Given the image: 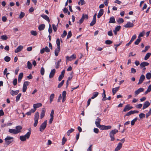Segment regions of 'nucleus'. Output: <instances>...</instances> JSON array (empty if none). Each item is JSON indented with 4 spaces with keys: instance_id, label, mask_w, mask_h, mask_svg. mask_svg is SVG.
I'll return each instance as SVG.
<instances>
[{
    "instance_id": "f03ea898",
    "label": "nucleus",
    "mask_w": 151,
    "mask_h": 151,
    "mask_svg": "<svg viewBox=\"0 0 151 151\" xmlns=\"http://www.w3.org/2000/svg\"><path fill=\"white\" fill-rule=\"evenodd\" d=\"M118 132V130L114 129L111 130L109 133V136L111 139V141H114L115 140L114 134Z\"/></svg>"
},
{
    "instance_id": "338daca9",
    "label": "nucleus",
    "mask_w": 151,
    "mask_h": 151,
    "mask_svg": "<svg viewBox=\"0 0 151 151\" xmlns=\"http://www.w3.org/2000/svg\"><path fill=\"white\" fill-rule=\"evenodd\" d=\"M67 33L66 31L64 30L63 31V33L61 35V37L63 38L65 37L67 35Z\"/></svg>"
},
{
    "instance_id": "603ef678",
    "label": "nucleus",
    "mask_w": 151,
    "mask_h": 151,
    "mask_svg": "<svg viewBox=\"0 0 151 151\" xmlns=\"http://www.w3.org/2000/svg\"><path fill=\"white\" fill-rule=\"evenodd\" d=\"M78 4H81V5H82L84 4H85V1L84 0H80L79 1L78 3Z\"/></svg>"
},
{
    "instance_id": "c03bdc74",
    "label": "nucleus",
    "mask_w": 151,
    "mask_h": 151,
    "mask_svg": "<svg viewBox=\"0 0 151 151\" xmlns=\"http://www.w3.org/2000/svg\"><path fill=\"white\" fill-rule=\"evenodd\" d=\"M137 118L136 117L131 121V124L132 126L134 125L135 122L137 121Z\"/></svg>"
},
{
    "instance_id": "a211bd4d",
    "label": "nucleus",
    "mask_w": 151,
    "mask_h": 151,
    "mask_svg": "<svg viewBox=\"0 0 151 151\" xmlns=\"http://www.w3.org/2000/svg\"><path fill=\"white\" fill-rule=\"evenodd\" d=\"M115 22L116 21L114 17H111L110 18L109 23H115Z\"/></svg>"
},
{
    "instance_id": "052dcab7",
    "label": "nucleus",
    "mask_w": 151,
    "mask_h": 151,
    "mask_svg": "<svg viewBox=\"0 0 151 151\" xmlns=\"http://www.w3.org/2000/svg\"><path fill=\"white\" fill-rule=\"evenodd\" d=\"M98 127L101 130H105L104 125H100Z\"/></svg>"
},
{
    "instance_id": "c85d7f7f",
    "label": "nucleus",
    "mask_w": 151,
    "mask_h": 151,
    "mask_svg": "<svg viewBox=\"0 0 151 151\" xmlns=\"http://www.w3.org/2000/svg\"><path fill=\"white\" fill-rule=\"evenodd\" d=\"M99 93L97 92H95L93 93V95L91 97V99H93L96 97L98 95Z\"/></svg>"
},
{
    "instance_id": "b1692460",
    "label": "nucleus",
    "mask_w": 151,
    "mask_h": 151,
    "mask_svg": "<svg viewBox=\"0 0 151 151\" xmlns=\"http://www.w3.org/2000/svg\"><path fill=\"white\" fill-rule=\"evenodd\" d=\"M23 74L22 73H20L19 76L18 78V81L19 82H20L21 81L23 78Z\"/></svg>"
},
{
    "instance_id": "8fccbe9b",
    "label": "nucleus",
    "mask_w": 151,
    "mask_h": 151,
    "mask_svg": "<svg viewBox=\"0 0 151 151\" xmlns=\"http://www.w3.org/2000/svg\"><path fill=\"white\" fill-rule=\"evenodd\" d=\"M66 141V138H65L64 137H63L62 140V145H64L65 144Z\"/></svg>"
},
{
    "instance_id": "9d476101",
    "label": "nucleus",
    "mask_w": 151,
    "mask_h": 151,
    "mask_svg": "<svg viewBox=\"0 0 151 151\" xmlns=\"http://www.w3.org/2000/svg\"><path fill=\"white\" fill-rule=\"evenodd\" d=\"M145 79V76L143 75H142L140 77L139 82L137 83V84L139 85L140 84H141L143 82V81H144Z\"/></svg>"
},
{
    "instance_id": "f704fd0d",
    "label": "nucleus",
    "mask_w": 151,
    "mask_h": 151,
    "mask_svg": "<svg viewBox=\"0 0 151 151\" xmlns=\"http://www.w3.org/2000/svg\"><path fill=\"white\" fill-rule=\"evenodd\" d=\"M130 110L129 108V104H127L126 106L125 107L124 109L123 110V111L124 112H125L127 111H128Z\"/></svg>"
},
{
    "instance_id": "cd10ccee",
    "label": "nucleus",
    "mask_w": 151,
    "mask_h": 151,
    "mask_svg": "<svg viewBox=\"0 0 151 151\" xmlns=\"http://www.w3.org/2000/svg\"><path fill=\"white\" fill-rule=\"evenodd\" d=\"M9 132L11 133H13L14 134H17V131L15 129H9Z\"/></svg>"
},
{
    "instance_id": "a878e982",
    "label": "nucleus",
    "mask_w": 151,
    "mask_h": 151,
    "mask_svg": "<svg viewBox=\"0 0 151 151\" xmlns=\"http://www.w3.org/2000/svg\"><path fill=\"white\" fill-rule=\"evenodd\" d=\"M22 127L20 126H18L16 127L15 129L17 132V133L21 132V130L22 129Z\"/></svg>"
},
{
    "instance_id": "4468645a",
    "label": "nucleus",
    "mask_w": 151,
    "mask_h": 151,
    "mask_svg": "<svg viewBox=\"0 0 151 151\" xmlns=\"http://www.w3.org/2000/svg\"><path fill=\"white\" fill-rule=\"evenodd\" d=\"M55 72V69L52 70L49 75V78H51L53 77Z\"/></svg>"
},
{
    "instance_id": "393cba45",
    "label": "nucleus",
    "mask_w": 151,
    "mask_h": 151,
    "mask_svg": "<svg viewBox=\"0 0 151 151\" xmlns=\"http://www.w3.org/2000/svg\"><path fill=\"white\" fill-rule=\"evenodd\" d=\"M19 92V90H16L15 91H14L13 90H12L11 92L10 93L11 95H12L13 96L15 95H16L18 94Z\"/></svg>"
},
{
    "instance_id": "bb28decb",
    "label": "nucleus",
    "mask_w": 151,
    "mask_h": 151,
    "mask_svg": "<svg viewBox=\"0 0 151 151\" xmlns=\"http://www.w3.org/2000/svg\"><path fill=\"white\" fill-rule=\"evenodd\" d=\"M41 17L45 20H47L48 22H50V20L49 17L47 15L43 14L41 15Z\"/></svg>"
},
{
    "instance_id": "ea45409f",
    "label": "nucleus",
    "mask_w": 151,
    "mask_h": 151,
    "mask_svg": "<svg viewBox=\"0 0 151 151\" xmlns=\"http://www.w3.org/2000/svg\"><path fill=\"white\" fill-rule=\"evenodd\" d=\"M141 39L140 38H138L137 39L136 41L134 42V44L136 45H138L140 42L141 41Z\"/></svg>"
},
{
    "instance_id": "4d7b16f0",
    "label": "nucleus",
    "mask_w": 151,
    "mask_h": 151,
    "mask_svg": "<svg viewBox=\"0 0 151 151\" xmlns=\"http://www.w3.org/2000/svg\"><path fill=\"white\" fill-rule=\"evenodd\" d=\"M32 35L33 36H36L37 35V32L35 31H31L30 32Z\"/></svg>"
},
{
    "instance_id": "3c124183",
    "label": "nucleus",
    "mask_w": 151,
    "mask_h": 151,
    "mask_svg": "<svg viewBox=\"0 0 151 151\" xmlns=\"http://www.w3.org/2000/svg\"><path fill=\"white\" fill-rule=\"evenodd\" d=\"M145 115L143 113H141L139 115V117L140 119L143 118L145 117Z\"/></svg>"
},
{
    "instance_id": "9b49d317",
    "label": "nucleus",
    "mask_w": 151,
    "mask_h": 151,
    "mask_svg": "<svg viewBox=\"0 0 151 151\" xmlns=\"http://www.w3.org/2000/svg\"><path fill=\"white\" fill-rule=\"evenodd\" d=\"M134 26V24L133 23H131L129 22H127V24L124 25V27L125 28H129L133 27Z\"/></svg>"
},
{
    "instance_id": "58836bf2",
    "label": "nucleus",
    "mask_w": 151,
    "mask_h": 151,
    "mask_svg": "<svg viewBox=\"0 0 151 151\" xmlns=\"http://www.w3.org/2000/svg\"><path fill=\"white\" fill-rule=\"evenodd\" d=\"M150 47L149 45H147L145 47V49L142 51V52H145L147 51L150 48Z\"/></svg>"
},
{
    "instance_id": "c756f323",
    "label": "nucleus",
    "mask_w": 151,
    "mask_h": 151,
    "mask_svg": "<svg viewBox=\"0 0 151 151\" xmlns=\"http://www.w3.org/2000/svg\"><path fill=\"white\" fill-rule=\"evenodd\" d=\"M45 27V25L44 24H42L39 25L38 27V29L39 30H43Z\"/></svg>"
},
{
    "instance_id": "c9c22d12",
    "label": "nucleus",
    "mask_w": 151,
    "mask_h": 151,
    "mask_svg": "<svg viewBox=\"0 0 151 151\" xmlns=\"http://www.w3.org/2000/svg\"><path fill=\"white\" fill-rule=\"evenodd\" d=\"M96 19H93L92 21L90 23V26H93L96 23Z\"/></svg>"
},
{
    "instance_id": "a18cd8bd",
    "label": "nucleus",
    "mask_w": 151,
    "mask_h": 151,
    "mask_svg": "<svg viewBox=\"0 0 151 151\" xmlns=\"http://www.w3.org/2000/svg\"><path fill=\"white\" fill-rule=\"evenodd\" d=\"M8 38L6 35H3L1 36V39L2 40H6Z\"/></svg>"
},
{
    "instance_id": "e2e57ef3",
    "label": "nucleus",
    "mask_w": 151,
    "mask_h": 151,
    "mask_svg": "<svg viewBox=\"0 0 151 151\" xmlns=\"http://www.w3.org/2000/svg\"><path fill=\"white\" fill-rule=\"evenodd\" d=\"M133 111H129L127 112L126 114V115L125 116H129L132 114H133Z\"/></svg>"
},
{
    "instance_id": "7c9ffc66",
    "label": "nucleus",
    "mask_w": 151,
    "mask_h": 151,
    "mask_svg": "<svg viewBox=\"0 0 151 151\" xmlns=\"http://www.w3.org/2000/svg\"><path fill=\"white\" fill-rule=\"evenodd\" d=\"M55 94L54 93L52 94L50 97V103H51L53 101V99L54 98Z\"/></svg>"
},
{
    "instance_id": "774afa93",
    "label": "nucleus",
    "mask_w": 151,
    "mask_h": 151,
    "mask_svg": "<svg viewBox=\"0 0 151 151\" xmlns=\"http://www.w3.org/2000/svg\"><path fill=\"white\" fill-rule=\"evenodd\" d=\"M151 114V109H150L149 111L146 114V118H147Z\"/></svg>"
},
{
    "instance_id": "de8ad7c7",
    "label": "nucleus",
    "mask_w": 151,
    "mask_h": 151,
    "mask_svg": "<svg viewBox=\"0 0 151 151\" xmlns=\"http://www.w3.org/2000/svg\"><path fill=\"white\" fill-rule=\"evenodd\" d=\"M124 21V19L122 18H119L117 21L119 24L122 23Z\"/></svg>"
},
{
    "instance_id": "49530a36",
    "label": "nucleus",
    "mask_w": 151,
    "mask_h": 151,
    "mask_svg": "<svg viewBox=\"0 0 151 151\" xmlns=\"http://www.w3.org/2000/svg\"><path fill=\"white\" fill-rule=\"evenodd\" d=\"M4 59L5 61L8 62L10 61L11 58L9 57L6 56L4 58Z\"/></svg>"
},
{
    "instance_id": "0e129e2a",
    "label": "nucleus",
    "mask_w": 151,
    "mask_h": 151,
    "mask_svg": "<svg viewBox=\"0 0 151 151\" xmlns=\"http://www.w3.org/2000/svg\"><path fill=\"white\" fill-rule=\"evenodd\" d=\"M45 51L47 52H50V50L47 46H46L45 48H44Z\"/></svg>"
},
{
    "instance_id": "6ab92c4d",
    "label": "nucleus",
    "mask_w": 151,
    "mask_h": 151,
    "mask_svg": "<svg viewBox=\"0 0 151 151\" xmlns=\"http://www.w3.org/2000/svg\"><path fill=\"white\" fill-rule=\"evenodd\" d=\"M45 110L44 108H42V111L40 114V118L42 119L44 116L45 115Z\"/></svg>"
},
{
    "instance_id": "13d9d810",
    "label": "nucleus",
    "mask_w": 151,
    "mask_h": 151,
    "mask_svg": "<svg viewBox=\"0 0 151 151\" xmlns=\"http://www.w3.org/2000/svg\"><path fill=\"white\" fill-rule=\"evenodd\" d=\"M72 36V33L71 31H69L68 33L67 36V39H68L70 38Z\"/></svg>"
},
{
    "instance_id": "09e8293b",
    "label": "nucleus",
    "mask_w": 151,
    "mask_h": 151,
    "mask_svg": "<svg viewBox=\"0 0 151 151\" xmlns=\"http://www.w3.org/2000/svg\"><path fill=\"white\" fill-rule=\"evenodd\" d=\"M24 15L25 14L22 12H21L19 16V18L20 19L22 18Z\"/></svg>"
},
{
    "instance_id": "1a4fd4ad",
    "label": "nucleus",
    "mask_w": 151,
    "mask_h": 151,
    "mask_svg": "<svg viewBox=\"0 0 151 151\" xmlns=\"http://www.w3.org/2000/svg\"><path fill=\"white\" fill-rule=\"evenodd\" d=\"M150 105V103L148 101H146L143 104L142 109L144 110L147 108Z\"/></svg>"
},
{
    "instance_id": "4c0bfd02",
    "label": "nucleus",
    "mask_w": 151,
    "mask_h": 151,
    "mask_svg": "<svg viewBox=\"0 0 151 151\" xmlns=\"http://www.w3.org/2000/svg\"><path fill=\"white\" fill-rule=\"evenodd\" d=\"M74 130V129L71 128L70 129L68 130L67 133V134L68 136L70 135V134L73 132Z\"/></svg>"
},
{
    "instance_id": "72a5a7b5",
    "label": "nucleus",
    "mask_w": 151,
    "mask_h": 151,
    "mask_svg": "<svg viewBox=\"0 0 151 151\" xmlns=\"http://www.w3.org/2000/svg\"><path fill=\"white\" fill-rule=\"evenodd\" d=\"M32 65L31 63L29 61H28L27 63V67L29 69H31L32 68Z\"/></svg>"
},
{
    "instance_id": "5701e85b",
    "label": "nucleus",
    "mask_w": 151,
    "mask_h": 151,
    "mask_svg": "<svg viewBox=\"0 0 151 151\" xmlns=\"http://www.w3.org/2000/svg\"><path fill=\"white\" fill-rule=\"evenodd\" d=\"M119 88V86L113 88L112 89V92L113 95H114L116 92L118 91Z\"/></svg>"
},
{
    "instance_id": "79ce46f5",
    "label": "nucleus",
    "mask_w": 151,
    "mask_h": 151,
    "mask_svg": "<svg viewBox=\"0 0 151 151\" xmlns=\"http://www.w3.org/2000/svg\"><path fill=\"white\" fill-rule=\"evenodd\" d=\"M21 93H19L16 96V101L17 102L18 101L21 96Z\"/></svg>"
},
{
    "instance_id": "412c9836",
    "label": "nucleus",
    "mask_w": 151,
    "mask_h": 151,
    "mask_svg": "<svg viewBox=\"0 0 151 151\" xmlns=\"http://www.w3.org/2000/svg\"><path fill=\"white\" fill-rule=\"evenodd\" d=\"M103 92L102 94V97L103 98L102 99V101H105L107 99V98H106V95L105 94V91L104 89H103Z\"/></svg>"
},
{
    "instance_id": "dca6fc26",
    "label": "nucleus",
    "mask_w": 151,
    "mask_h": 151,
    "mask_svg": "<svg viewBox=\"0 0 151 151\" xmlns=\"http://www.w3.org/2000/svg\"><path fill=\"white\" fill-rule=\"evenodd\" d=\"M149 63L147 62H143L141 63L140 64V67L141 68H142L144 67L148 66Z\"/></svg>"
},
{
    "instance_id": "680f3d73",
    "label": "nucleus",
    "mask_w": 151,
    "mask_h": 151,
    "mask_svg": "<svg viewBox=\"0 0 151 151\" xmlns=\"http://www.w3.org/2000/svg\"><path fill=\"white\" fill-rule=\"evenodd\" d=\"M105 130H108L110 129L111 128V126L110 125L105 126L104 125Z\"/></svg>"
},
{
    "instance_id": "69168bd1",
    "label": "nucleus",
    "mask_w": 151,
    "mask_h": 151,
    "mask_svg": "<svg viewBox=\"0 0 151 151\" xmlns=\"http://www.w3.org/2000/svg\"><path fill=\"white\" fill-rule=\"evenodd\" d=\"M136 37H137V36H136V35H134L132 37L130 41H131V42H132L135 39H136Z\"/></svg>"
},
{
    "instance_id": "423d86ee",
    "label": "nucleus",
    "mask_w": 151,
    "mask_h": 151,
    "mask_svg": "<svg viewBox=\"0 0 151 151\" xmlns=\"http://www.w3.org/2000/svg\"><path fill=\"white\" fill-rule=\"evenodd\" d=\"M66 62H67L68 61H71L72 60H74L76 58V55L75 54H73L72 55L69 57L68 56L66 57Z\"/></svg>"
},
{
    "instance_id": "37998d69",
    "label": "nucleus",
    "mask_w": 151,
    "mask_h": 151,
    "mask_svg": "<svg viewBox=\"0 0 151 151\" xmlns=\"http://www.w3.org/2000/svg\"><path fill=\"white\" fill-rule=\"evenodd\" d=\"M61 60L60 59L57 62V63H56V65L55 66L56 68L57 69L59 67L60 63L61 62Z\"/></svg>"
},
{
    "instance_id": "864d4df0",
    "label": "nucleus",
    "mask_w": 151,
    "mask_h": 151,
    "mask_svg": "<svg viewBox=\"0 0 151 151\" xmlns=\"http://www.w3.org/2000/svg\"><path fill=\"white\" fill-rule=\"evenodd\" d=\"M64 81L63 80L60 83L58 84V88H60L63 85L64 83Z\"/></svg>"
},
{
    "instance_id": "f3484780",
    "label": "nucleus",
    "mask_w": 151,
    "mask_h": 151,
    "mask_svg": "<svg viewBox=\"0 0 151 151\" xmlns=\"http://www.w3.org/2000/svg\"><path fill=\"white\" fill-rule=\"evenodd\" d=\"M104 13V10L103 9H101L99 10V11L97 15V17L98 18H100L103 14Z\"/></svg>"
},
{
    "instance_id": "39448f33",
    "label": "nucleus",
    "mask_w": 151,
    "mask_h": 151,
    "mask_svg": "<svg viewBox=\"0 0 151 151\" xmlns=\"http://www.w3.org/2000/svg\"><path fill=\"white\" fill-rule=\"evenodd\" d=\"M47 120L45 121L42 124L40 127V131L42 132L45 128L47 125Z\"/></svg>"
},
{
    "instance_id": "ddd939ff",
    "label": "nucleus",
    "mask_w": 151,
    "mask_h": 151,
    "mask_svg": "<svg viewBox=\"0 0 151 151\" xmlns=\"http://www.w3.org/2000/svg\"><path fill=\"white\" fill-rule=\"evenodd\" d=\"M122 144L121 142L119 143L117 147L115 149L114 151H118L122 147Z\"/></svg>"
},
{
    "instance_id": "bf43d9fd",
    "label": "nucleus",
    "mask_w": 151,
    "mask_h": 151,
    "mask_svg": "<svg viewBox=\"0 0 151 151\" xmlns=\"http://www.w3.org/2000/svg\"><path fill=\"white\" fill-rule=\"evenodd\" d=\"M48 32L50 34L52 32V29L51 27V26L50 24H49Z\"/></svg>"
},
{
    "instance_id": "e433bc0d",
    "label": "nucleus",
    "mask_w": 151,
    "mask_h": 151,
    "mask_svg": "<svg viewBox=\"0 0 151 151\" xmlns=\"http://www.w3.org/2000/svg\"><path fill=\"white\" fill-rule=\"evenodd\" d=\"M146 78L148 80L150 79L151 78V73H148L146 75Z\"/></svg>"
},
{
    "instance_id": "473e14b6",
    "label": "nucleus",
    "mask_w": 151,
    "mask_h": 151,
    "mask_svg": "<svg viewBox=\"0 0 151 151\" xmlns=\"http://www.w3.org/2000/svg\"><path fill=\"white\" fill-rule=\"evenodd\" d=\"M151 55V53H150L149 52L147 53L144 59L146 60H147L149 58Z\"/></svg>"
},
{
    "instance_id": "aec40b11",
    "label": "nucleus",
    "mask_w": 151,
    "mask_h": 151,
    "mask_svg": "<svg viewBox=\"0 0 151 151\" xmlns=\"http://www.w3.org/2000/svg\"><path fill=\"white\" fill-rule=\"evenodd\" d=\"M42 106V104L40 103H38L36 104H34L33 105V108H34L36 109L37 108H39V107H41Z\"/></svg>"
},
{
    "instance_id": "4be33fe9",
    "label": "nucleus",
    "mask_w": 151,
    "mask_h": 151,
    "mask_svg": "<svg viewBox=\"0 0 151 151\" xmlns=\"http://www.w3.org/2000/svg\"><path fill=\"white\" fill-rule=\"evenodd\" d=\"M60 47H57V48H56L55 51V54L56 56L58 55V53L60 52Z\"/></svg>"
},
{
    "instance_id": "a19ab883",
    "label": "nucleus",
    "mask_w": 151,
    "mask_h": 151,
    "mask_svg": "<svg viewBox=\"0 0 151 151\" xmlns=\"http://www.w3.org/2000/svg\"><path fill=\"white\" fill-rule=\"evenodd\" d=\"M56 43L57 45V47H60V40L59 38H58L56 40Z\"/></svg>"
},
{
    "instance_id": "7ed1b4c3",
    "label": "nucleus",
    "mask_w": 151,
    "mask_h": 151,
    "mask_svg": "<svg viewBox=\"0 0 151 151\" xmlns=\"http://www.w3.org/2000/svg\"><path fill=\"white\" fill-rule=\"evenodd\" d=\"M39 118V113L38 112H37L35 113V117L34 118L35 122L34 124L33 125L34 127H36Z\"/></svg>"
},
{
    "instance_id": "6e6552de",
    "label": "nucleus",
    "mask_w": 151,
    "mask_h": 151,
    "mask_svg": "<svg viewBox=\"0 0 151 151\" xmlns=\"http://www.w3.org/2000/svg\"><path fill=\"white\" fill-rule=\"evenodd\" d=\"M144 90V89L143 88H140L138 89L135 91L134 94L136 96L139 94L140 92H143Z\"/></svg>"
},
{
    "instance_id": "f257e3e1",
    "label": "nucleus",
    "mask_w": 151,
    "mask_h": 151,
    "mask_svg": "<svg viewBox=\"0 0 151 151\" xmlns=\"http://www.w3.org/2000/svg\"><path fill=\"white\" fill-rule=\"evenodd\" d=\"M31 133L30 132H28L25 135L20 136L19 137L20 140L22 142L25 141L26 139H29Z\"/></svg>"
},
{
    "instance_id": "20e7f679",
    "label": "nucleus",
    "mask_w": 151,
    "mask_h": 151,
    "mask_svg": "<svg viewBox=\"0 0 151 151\" xmlns=\"http://www.w3.org/2000/svg\"><path fill=\"white\" fill-rule=\"evenodd\" d=\"M13 137L7 136L5 139V142L7 145H9L13 141Z\"/></svg>"
},
{
    "instance_id": "6e6d98bb",
    "label": "nucleus",
    "mask_w": 151,
    "mask_h": 151,
    "mask_svg": "<svg viewBox=\"0 0 151 151\" xmlns=\"http://www.w3.org/2000/svg\"><path fill=\"white\" fill-rule=\"evenodd\" d=\"M105 42L107 45H110L112 43V42L110 40H107L105 41Z\"/></svg>"
},
{
    "instance_id": "2f4dec72",
    "label": "nucleus",
    "mask_w": 151,
    "mask_h": 151,
    "mask_svg": "<svg viewBox=\"0 0 151 151\" xmlns=\"http://www.w3.org/2000/svg\"><path fill=\"white\" fill-rule=\"evenodd\" d=\"M151 91V85H150L147 91L145 92V95L147 94L148 93L150 92Z\"/></svg>"
},
{
    "instance_id": "0eeeda50",
    "label": "nucleus",
    "mask_w": 151,
    "mask_h": 151,
    "mask_svg": "<svg viewBox=\"0 0 151 151\" xmlns=\"http://www.w3.org/2000/svg\"><path fill=\"white\" fill-rule=\"evenodd\" d=\"M88 16L87 14H83L81 19L79 21L80 24H81L83 23L85 18H86V19H88Z\"/></svg>"
},
{
    "instance_id": "5fc2aeb1",
    "label": "nucleus",
    "mask_w": 151,
    "mask_h": 151,
    "mask_svg": "<svg viewBox=\"0 0 151 151\" xmlns=\"http://www.w3.org/2000/svg\"><path fill=\"white\" fill-rule=\"evenodd\" d=\"M45 72V69L43 67H42L40 70V73L41 75H43L44 74Z\"/></svg>"
},
{
    "instance_id": "f8f14e48",
    "label": "nucleus",
    "mask_w": 151,
    "mask_h": 151,
    "mask_svg": "<svg viewBox=\"0 0 151 151\" xmlns=\"http://www.w3.org/2000/svg\"><path fill=\"white\" fill-rule=\"evenodd\" d=\"M101 121V119L100 118L98 117L96 119L95 122V124L96 125V126L98 127L100 125V123Z\"/></svg>"
},
{
    "instance_id": "2eb2a0df",
    "label": "nucleus",
    "mask_w": 151,
    "mask_h": 151,
    "mask_svg": "<svg viewBox=\"0 0 151 151\" xmlns=\"http://www.w3.org/2000/svg\"><path fill=\"white\" fill-rule=\"evenodd\" d=\"M23 48V46L21 45H19L15 50L14 52L15 53H17L20 51Z\"/></svg>"
}]
</instances>
